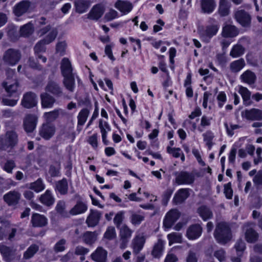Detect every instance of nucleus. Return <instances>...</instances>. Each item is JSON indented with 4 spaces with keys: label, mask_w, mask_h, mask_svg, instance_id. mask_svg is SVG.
I'll return each instance as SVG.
<instances>
[{
    "label": "nucleus",
    "mask_w": 262,
    "mask_h": 262,
    "mask_svg": "<svg viewBox=\"0 0 262 262\" xmlns=\"http://www.w3.org/2000/svg\"><path fill=\"white\" fill-rule=\"evenodd\" d=\"M238 92L243 98L245 105L249 106L252 104V102L250 100L251 92L247 88L241 86L239 89Z\"/></svg>",
    "instance_id": "obj_34"
},
{
    "label": "nucleus",
    "mask_w": 262,
    "mask_h": 262,
    "mask_svg": "<svg viewBox=\"0 0 262 262\" xmlns=\"http://www.w3.org/2000/svg\"><path fill=\"white\" fill-rule=\"evenodd\" d=\"M30 4L28 1H21L15 5L13 9L14 14L17 16H20L27 12Z\"/></svg>",
    "instance_id": "obj_22"
},
{
    "label": "nucleus",
    "mask_w": 262,
    "mask_h": 262,
    "mask_svg": "<svg viewBox=\"0 0 262 262\" xmlns=\"http://www.w3.org/2000/svg\"><path fill=\"white\" fill-rule=\"evenodd\" d=\"M21 194L17 191H10L3 196L4 201L9 206L16 205L20 199Z\"/></svg>",
    "instance_id": "obj_13"
},
{
    "label": "nucleus",
    "mask_w": 262,
    "mask_h": 262,
    "mask_svg": "<svg viewBox=\"0 0 262 262\" xmlns=\"http://www.w3.org/2000/svg\"><path fill=\"white\" fill-rule=\"evenodd\" d=\"M201 12L205 14H211L215 10L216 4L214 0H201Z\"/></svg>",
    "instance_id": "obj_18"
},
{
    "label": "nucleus",
    "mask_w": 262,
    "mask_h": 262,
    "mask_svg": "<svg viewBox=\"0 0 262 262\" xmlns=\"http://www.w3.org/2000/svg\"><path fill=\"white\" fill-rule=\"evenodd\" d=\"M107 252L101 247H98L91 254L92 259L96 262H106Z\"/></svg>",
    "instance_id": "obj_17"
},
{
    "label": "nucleus",
    "mask_w": 262,
    "mask_h": 262,
    "mask_svg": "<svg viewBox=\"0 0 262 262\" xmlns=\"http://www.w3.org/2000/svg\"><path fill=\"white\" fill-rule=\"evenodd\" d=\"M214 237L217 242L225 245L232 237L231 230L228 225L225 222L217 224L214 232Z\"/></svg>",
    "instance_id": "obj_1"
},
{
    "label": "nucleus",
    "mask_w": 262,
    "mask_h": 262,
    "mask_svg": "<svg viewBox=\"0 0 262 262\" xmlns=\"http://www.w3.org/2000/svg\"><path fill=\"white\" fill-rule=\"evenodd\" d=\"M0 252L5 258H8L13 254L12 249L4 245H0Z\"/></svg>",
    "instance_id": "obj_48"
},
{
    "label": "nucleus",
    "mask_w": 262,
    "mask_h": 262,
    "mask_svg": "<svg viewBox=\"0 0 262 262\" xmlns=\"http://www.w3.org/2000/svg\"><path fill=\"white\" fill-rule=\"evenodd\" d=\"M245 117L250 120H262V110L258 108H251L246 110L244 112Z\"/></svg>",
    "instance_id": "obj_21"
},
{
    "label": "nucleus",
    "mask_w": 262,
    "mask_h": 262,
    "mask_svg": "<svg viewBox=\"0 0 262 262\" xmlns=\"http://www.w3.org/2000/svg\"><path fill=\"white\" fill-rule=\"evenodd\" d=\"M115 7L123 14H127L132 11L133 6L129 2L118 0L115 4Z\"/></svg>",
    "instance_id": "obj_24"
},
{
    "label": "nucleus",
    "mask_w": 262,
    "mask_h": 262,
    "mask_svg": "<svg viewBox=\"0 0 262 262\" xmlns=\"http://www.w3.org/2000/svg\"><path fill=\"white\" fill-rule=\"evenodd\" d=\"M31 223L33 227H43L48 224V219L43 215L39 213H33Z\"/></svg>",
    "instance_id": "obj_15"
},
{
    "label": "nucleus",
    "mask_w": 262,
    "mask_h": 262,
    "mask_svg": "<svg viewBox=\"0 0 262 262\" xmlns=\"http://www.w3.org/2000/svg\"><path fill=\"white\" fill-rule=\"evenodd\" d=\"M116 235V233L115 228L114 227H109L105 232L104 236L107 239H112L115 238Z\"/></svg>",
    "instance_id": "obj_58"
},
{
    "label": "nucleus",
    "mask_w": 262,
    "mask_h": 262,
    "mask_svg": "<svg viewBox=\"0 0 262 262\" xmlns=\"http://www.w3.org/2000/svg\"><path fill=\"white\" fill-rule=\"evenodd\" d=\"M230 6L227 0H220L218 13L221 16H226L230 14Z\"/></svg>",
    "instance_id": "obj_33"
},
{
    "label": "nucleus",
    "mask_w": 262,
    "mask_h": 262,
    "mask_svg": "<svg viewBox=\"0 0 262 262\" xmlns=\"http://www.w3.org/2000/svg\"><path fill=\"white\" fill-rule=\"evenodd\" d=\"M55 126L49 123H43L39 130V135L43 138L48 140L54 136L55 133Z\"/></svg>",
    "instance_id": "obj_12"
},
{
    "label": "nucleus",
    "mask_w": 262,
    "mask_h": 262,
    "mask_svg": "<svg viewBox=\"0 0 262 262\" xmlns=\"http://www.w3.org/2000/svg\"><path fill=\"white\" fill-rule=\"evenodd\" d=\"M204 142H206L209 149H211L212 146V139L214 137L213 133L210 131H208L203 135Z\"/></svg>",
    "instance_id": "obj_49"
},
{
    "label": "nucleus",
    "mask_w": 262,
    "mask_h": 262,
    "mask_svg": "<svg viewBox=\"0 0 262 262\" xmlns=\"http://www.w3.org/2000/svg\"><path fill=\"white\" fill-rule=\"evenodd\" d=\"M211 119V118H208L205 115L203 116L201 120L200 126L198 128L199 130L202 132L204 128L209 126L210 125Z\"/></svg>",
    "instance_id": "obj_52"
},
{
    "label": "nucleus",
    "mask_w": 262,
    "mask_h": 262,
    "mask_svg": "<svg viewBox=\"0 0 262 262\" xmlns=\"http://www.w3.org/2000/svg\"><path fill=\"white\" fill-rule=\"evenodd\" d=\"M37 120L38 117L35 115H26L23 120L25 130L28 133H32L36 128Z\"/></svg>",
    "instance_id": "obj_6"
},
{
    "label": "nucleus",
    "mask_w": 262,
    "mask_h": 262,
    "mask_svg": "<svg viewBox=\"0 0 262 262\" xmlns=\"http://www.w3.org/2000/svg\"><path fill=\"white\" fill-rule=\"evenodd\" d=\"M238 34V30L234 26L226 25L223 28L222 35L224 37H233Z\"/></svg>",
    "instance_id": "obj_30"
},
{
    "label": "nucleus",
    "mask_w": 262,
    "mask_h": 262,
    "mask_svg": "<svg viewBox=\"0 0 262 262\" xmlns=\"http://www.w3.org/2000/svg\"><path fill=\"white\" fill-rule=\"evenodd\" d=\"M181 238V235L176 232H173L168 235V238L170 243H180Z\"/></svg>",
    "instance_id": "obj_55"
},
{
    "label": "nucleus",
    "mask_w": 262,
    "mask_h": 262,
    "mask_svg": "<svg viewBox=\"0 0 262 262\" xmlns=\"http://www.w3.org/2000/svg\"><path fill=\"white\" fill-rule=\"evenodd\" d=\"M34 31L33 26L31 23L27 24L20 28V34L22 36L27 37L31 35Z\"/></svg>",
    "instance_id": "obj_45"
},
{
    "label": "nucleus",
    "mask_w": 262,
    "mask_h": 262,
    "mask_svg": "<svg viewBox=\"0 0 262 262\" xmlns=\"http://www.w3.org/2000/svg\"><path fill=\"white\" fill-rule=\"evenodd\" d=\"M39 249V247L37 245L32 244L24 253L23 258L25 259H29L31 258L38 251Z\"/></svg>",
    "instance_id": "obj_37"
},
{
    "label": "nucleus",
    "mask_w": 262,
    "mask_h": 262,
    "mask_svg": "<svg viewBox=\"0 0 262 262\" xmlns=\"http://www.w3.org/2000/svg\"><path fill=\"white\" fill-rule=\"evenodd\" d=\"M246 228L245 230V238L248 243H254L256 242L258 238V234L251 226V225L245 226Z\"/></svg>",
    "instance_id": "obj_26"
},
{
    "label": "nucleus",
    "mask_w": 262,
    "mask_h": 262,
    "mask_svg": "<svg viewBox=\"0 0 262 262\" xmlns=\"http://www.w3.org/2000/svg\"><path fill=\"white\" fill-rule=\"evenodd\" d=\"M213 255L220 262H226V252L224 249H220L214 251Z\"/></svg>",
    "instance_id": "obj_51"
},
{
    "label": "nucleus",
    "mask_w": 262,
    "mask_h": 262,
    "mask_svg": "<svg viewBox=\"0 0 262 262\" xmlns=\"http://www.w3.org/2000/svg\"><path fill=\"white\" fill-rule=\"evenodd\" d=\"M118 16V12L114 10L111 9L105 15V18L107 21H111L114 19L117 18Z\"/></svg>",
    "instance_id": "obj_64"
},
{
    "label": "nucleus",
    "mask_w": 262,
    "mask_h": 262,
    "mask_svg": "<svg viewBox=\"0 0 262 262\" xmlns=\"http://www.w3.org/2000/svg\"><path fill=\"white\" fill-rule=\"evenodd\" d=\"M29 188L36 192H39L45 189V185L42 179L38 178L36 181L31 183Z\"/></svg>",
    "instance_id": "obj_40"
},
{
    "label": "nucleus",
    "mask_w": 262,
    "mask_h": 262,
    "mask_svg": "<svg viewBox=\"0 0 262 262\" xmlns=\"http://www.w3.org/2000/svg\"><path fill=\"white\" fill-rule=\"evenodd\" d=\"M66 241L64 239H61L57 242L54 247V250L56 253L63 251L66 249L65 245Z\"/></svg>",
    "instance_id": "obj_53"
},
{
    "label": "nucleus",
    "mask_w": 262,
    "mask_h": 262,
    "mask_svg": "<svg viewBox=\"0 0 262 262\" xmlns=\"http://www.w3.org/2000/svg\"><path fill=\"white\" fill-rule=\"evenodd\" d=\"M114 46V44L113 43H111V44L106 45L104 49V52L105 55L112 61H114L115 60V58L112 52V49Z\"/></svg>",
    "instance_id": "obj_54"
},
{
    "label": "nucleus",
    "mask_w": 262,
    "mask_h": 262,
    "mask_svg": "<svg viewBox=\"0 0 262 262\" xmlns=\"http://www.w3.org/2000/svg\"><path fill=\"white\" fill-rule=\"evenodd\" d=\"M2 86L8 94V96L12 97L17 93L19 83L16 79L14 81H5L3 82Z\"/></svg>",
    "instance_id": "obj_14"
},
{
    "label": "nucleus",
    "mask_w": 262,
    "mask_h": 262,
    "mask_svg": "<svg viewBox=\"0 0 262 262\" xmlns=\"http://www.w3.org/2000/svg\"><path fill=\"white\" fill-rule=\"evenodd\" d=\"M47 44L45 43L44 41L42 39L39 41L34 47V51L36 53L45 52V46Z\"/></svg>",
    "instance_id": "obj_63"
},
{
    "label": "nucleus",
    "mask_w": 262,
    "mask_h": 262,
    "mask_svg": "<svg viewBox=\"0 0 262 262\" xmlns=\"http://www.w3.org/2000/svg\"><path fill=\"white\" fill-rule=\"evenodd\" d=\"M87 209V206L85 204L81 202H78L70 210V214L72 215H76L79 214H81L85 212Z\"/></svg>",
    "instance_id": "obj_35"
},
{
    "label": "nucleus",
    "mask_w": 262,
    "mask_h": 262,
    "mask_svg": "<svg viewBox=\"0 0 262 262\" xmlns=\"http://www.w3.org/2000/svg\"><path fill=\"white\" fill-rule=\"evenodd\" d=\"M90 5L88 1L84 0H77L75 2V7L77 12L80 13H84Z\"/></svg>",
    "instance_id": "obj_41"
},
{
    "label": "nucleus",
    "mask_w": 262,
    "mask_h": 262,
    "mask_svg": "<svg viewBox=\"0 0 262 262\" xmlns=\"http://www.w3.org/2000/svg\"><path fill=\"white\" fill-rule=\"evenodd\" d=\"M56 190L60 194L64 195L67 193L68 190V184L67 180L65 178L57 181L56 183Z\"/></svg>",
    "instance_id": "obj_38"
},
{
    "label": "nucleus",
    "mask_w": 262,
    "mask_h": 262,
    "mask_svg": "<svg viewBox=\"0 0 262 262\" xmlns=\"http://www.w3.org/2000/svg\"><path fill=\"white\" fill-rule=\"evenodd\" d=\"M167 151L176 158L180 157L181 155L182 151L180 148H171L168 146L167 148Z\"/></svg>",
    "instance_id": "obj_62"
},
{
    "label": "nucleus",
    "mask_w": 262,
    "mask_h": 262,
    "mask_svg": "<svg viewBox=\"0 0 262 262\" xmlns=\"http://www.w3.org/2000/svg\"><path fill=\"white\" fill-rule=\"evenodd\" d=\"M180 213L177 209H171L167 213L163 222L164 226L170 228L180 217Z\"/></svg>",
    "instance_id": "obj_11"
},
{
    "label": "nucleus",
    "mask_w": 262,
    "mask_h": 262,
    "mask_svg": "<svg viewBox=\"0 0 262 262\" xmlns=\"http://www.w3.org/2000/svg\"><path fill=\"white\" fill-rule=\"evenodd\" d=\"M234 248H235L237 253H242L246 248L245 243L242 239H238L236 242Z\"/></svg>",
    "instance_id": "obj_61"
},
{
    "label": "nucleus",
    "mask_w": 262,
    "mask_h": 262,
    "mask_svg": "<svg viewBox=\"0 0 262 262\" xmlns=\"http://www.w3.org/2000/svg\"><path fill=\"white\" fill-rule=\"evenodd\" d=\"M203 229L200 225L194 224L187 229L186 235L189 239H195L202 234Z\"/></svg>",
    "instance_id": "obj_16"
},
{
    "label": "nucleus",
    "mask_w": 262,
    "mask_h": 262,
    "mask_svg": "<svg viewBox=\"0 0 262 262\" xmlns=\"http://www.w3.org/2000/svg\"><path fill=\"white\" fill-rule=\"evenodd\" d=\"M39 200L42 204L47 206H51L55 202V198L49 190H47L43 194L40 195Z\"/></svg>",
    "instance_id": "obj_29"
},
{
    "label": "nucleus",
    "mask_w": 262,
    "mask_h": 262,
    "mask_svg": "<svg viewBox=\"0 0 262 262\" xmlns=\"http://www.w3.org/2000/svg\"><path fill=\"white\" fill-rule=\"evenodd\" d=\"M20 58V53L15 50L10 49L6 51L3 59L6 63L15 65Z\"/></svg>",
    "instance_id": "obj_9"
},
{
    "label": "nucleus",
    "mask_w": 262,
    "mask_h": 262,
    "mask_svg": "<svg viewBox=\"0 0 262 262\" xmlns=\"http://www.w3.org/2000/svg\"><path fill=\"white\" fill-rule=\"evenodd\" d=\"M210 24L201 33V37L203 41L208 42L210 39L216 34L219 29V25L214 19H210Z\"/></svg>",
    "instance_id": "obj_3"
},
{
    "label": "nucleus",
    "mask_w": 262,
    "mask_h": 262,
    "mask_svg": "<svg viewBox=\"0 0 262 262\" xmlns=\"http://www.w3.org/2000/svg\"><path fill=\"white\" fill-rule=\"evenodd\" d=\"M63 84L66 88L70 92H73L74 90L75 83L74 76L69 78H64Z\"/></svg>",
    "instance_id": "obj_47"
},
{
    "label": "nucleus",
    "mask_w": 262,
    "mask_h": 262,
    "mask_svg": "<svg viewBox=\"0 0 262 262\" xmlns=\"http://www.w3.org/2000/svg\"><path fill=\"white\" fill-rule=\"evenodd\" d=\"M198 213L204 221L211 219L213 215L210 209L205 206L200 207L198 209Z\"/></svg>",
    "instance_id": "obj_39"
},
{
    "label": "nucleus",
    "mask_w": 262,
    "mask_h": 262,
    "mask_svg": "<svg viewBox=\"0 0 262 262\" xmlns=\"http://www.w3.org/2000/svg\"><path fill=\"white\" fill-rule=\"evenodd\" d=\"M245 49L241 45L237 44L232 47L230 55L233 58H236L243 55Z\"/></svg>",
    "instance_id": "obj_44"
},
{
    "label": "nucleus",
    "mask_w": 262,
    "mask_h": 262,
    "mask_svg": "<svg viewBox=\"0 0 262 262\" xmlns=\"http://www.w3.org/2000/svg\"><path fill=\"white\" fill-rule=\"evenodd\" d=\"M18 142V136L14 130L7 131L4 137H0V150H6L14 147Z\"/></svg>",
    "instance_id": "obj_2"
},
{
    "label": "nucleus",
    "mask_w": 262,
    "mask_h": 262,
    "mask_svg": "<svg viewBox=\"0 0 262 262\" xmlns=\"http://www.w3.org/2000/svg\"><path fill=\"white\" fill-rule=\"evenodd\" d=\"M40 99L43 108H51L55 102V99L47 92L41 94Z\"/></svg>",
    "instance_id": "obj_27"
},
{
    "label": "nucleus",
    "mask_w": 262,
    "mask_h": 262,
    "mask_svg": "<svg viewBox=\"0 0 262 262\" xmlns=\"http://www.w3.org/2000/svg\"><path fill=\"white\" fill-rule=\"evenodd\" d=\"M241 78L244 81L249 84H253L256 79L255 74L250 71H246L244 73L241 75Z\"/></svg>",
    "instance_id": "obj_43"
},
{
    "label": "nucleus",
    "mask_w": 262,
    "mask_h": 262,
    "mask_svg": "<svg viewBox=\"0 0 262 262\" xmlns=\"http://www.w3.org/2000/svg\"><path fill=\"white\" fill-rule=\"evenodd\" d=\"M189 189L181 188L174 194L173 201L176 204H181L189 196Z\"/></svg>",
    "instance_id": "obj_25"
},
{
    "label": "nucleus",
    "mask_w": 262,
    "mask_h": 262,
    "mask_svg": "<svg viewBox=\"0 0 262 262\" xmlns=\"http://www.w3.org/2000/svg\"><path fill=\"white\" fill-rule=\"evenodd\" d=\"M84 243L91 245L93 244L96 240V235L95 232L87 231L83 236Z\"/></svg>",
    "instance_id": "obj_46"
},
{
    "label": "nucleus",
    "mask_w": 262,
    "mask_h": 262,
    "mask_svg": "<svg viewBox=\"0 0 262 262\" xmlns=\"http://www.w3.org/2000/svg\"><path fill=\"white\" fill-rule=\"evenodd\" d=\"M37 96L31 92L25 93L21 101V105L25 108H31L37 105Z\"/></svg>",
    "instance_id": "obj_7"
},
{
    "label": "nucleus",
    "mask_w": 262,
    "mask_h": 262,
    "mask_svg": "<svg viewBox=\"0 0 262 262\" xmlns=\"http://www.w3.org/2000/svg\"><path fill=\"white\" fill-rule=\"evenodd\" d=\"M18 101V98L17 99H9L4 98L2 99V103L3 105L9 106H14Z\"/></svg>",
    "instance_id": "obj_60"
},
{
    "label": "nucleus",
    "mask_w": 262,
    "mask_h": 262,
    "mask_svg": "<svg viewBox=\"0 0 262 262\" xmlns=\"http://www.w3.org/2000/svg\"><path fill=\"white\" fill-rule=\"evenodd\" d=\"M104 12V7L100 5L94 6L88 14V17L92 20H97L103 15Z\"/></svg>",
    "instance_id": "obj_23"
},
{
    "label": "nucleus",
    "mask_w": 262,
    "mask_h": 262,
    "mask_svg": "<svg viewBox=\"0 0 262 262\" xmlns=\"http://www.w3.org/2000/svg\"><path fill=\"white\" fill-rule=\"evenodd\" d=\"M47 33V35L42 40L45 43L48 45L55 39L58 32L56 29L51 28V26L49 25L41 29L38 31V34H40V36L43 35Z\"/></svg>",
    "instance_id": "obj_5"
},
{
    "label": "nucleus",
    "mask_w": 262,
    "mask_h": 262,
    "mask_svg": "<svg viewBox=\"0 0 262 262\" xmlns=\"http://www.w3.org/2000/svg\"><path fill=\"white\" fill-rule=\"evenodd\" d=\"M67 204L63 200L59 201L55 207V210L57 213L63 217H70V211L68 212L67 209Z\"/></svg>",
    "instance_id": "obj_31"
},
{
    "label": "nucleus",
    "mask_w": 262,
    "mask_h": 262,
    "mask_svg": "<svg viewBox=\"0 0 262 262\" xmlns=\"http://www.w3.org/2000/svg\"><path fill=\"white\" fill-rule=\"evenodd\" d=\"M90 111L87 108H83L80 111L77 116L78 118V127L82 126L86 122L87 118L89 115Z\"/></svg>",
    "instance_id": "obj_42"
},
{
    "label": "nucleus",
    "mask_w": 262,
    "mask_h": 262,
    "mask_svg": "<svg viewBox=\"0 0 262 262\" xmlns=\"http://www.w3.org/2000/svg\"><path fill=\"white\" fill-rule=\"evenodd\" d=\"M144 219V217L140 214L133 213L130 216L131 223L134 225H139Z\"/></svg>",
    "instance_id": "obj_56"
},
{
    "label": "nucleus",
    "mask_w": 262,
    "mask_h": 262,
    "mask_svg": "<svg viewBox=\"0 0 262 262\" xmlns=\"http://www.w3.org/2000/svg\"><path fill=\"white\" fill-rule=\"evenodd\" d=\"M45 90L47 92L52 94L57 97H61L63 95L62 89L57 82L52 80L48 82Z\"/></svg>",
    "instance_id": "obj_19"
},
{
    "label": "nucleus",
    "mask_w": 262,
    "mask_h": 262,
    "mask_svg": "<svg viewBox=\"0 0 262 262\" xmlns=\"http://www.w3.org/2000/svg\"><path fill=\"white\" fill-rule=\"evenodd\" d=\"M176 183L178 185H190L193 183L194 176L187 171H181L176 173Z\"/></svg>",
    "instance_id": "obj_4"
},
{
    "label": "nucleus",
    "mask_w": 262,
    "mask_h": 262,
    "mask_svg": "<svg viewBox=\"0 0 262 262\" xmlns=\"http://www.w3.org/2000/svg\"><path fill=\"white\" fill-rule=\"evenodd\" d=\"M101 215L100 211L91 210L86 220L88 226L92 227L96 226L99 223Z\"/></svg>",
    "instance_id": "obj_20"
},
{
    "label": "nucleus",
    "mask_w": 262,
    "mask_h": 262,
    "mask_svg": "<svg viewBox=\"0 0 262 262\" xmlns=\"http://www.w3.org/2000/svg\"><path fill=\"white\" fill-rule=\"evenodd\" d=\"M15 167V164L13 160H7L3 166L4 170L8 173H12L13 169Z\"/></svg>",
    "instance_id": "obj_57"
},
{
    "label": "nucleus",
    "mask_w": 262,
    "mask_h": 262,
    "mask_svg": "<svg viewBox=\"0 0 262 262\" xmlns=\"http://www.w3.org/2000/svg\"><path fill=\"white\" fill-rule=\"evenodd\" d=\"M234 17L243 27H248L251 24V16L244 10L236 11L234 14Z\"/></svg>",
    "instance_id": "obj_8"
},
{
    "label": "nucleus",
    "mask_w": 262,
    "mask_h": 262,
    "mask_svg": "<svg viewBox=\"0 0 262 262\" xmlns=\"http://www.w3.org/2000/svg\"><path fill=\"white\" fill-rule=\"evenodd\" d=\"M2 113V116L5 118H14L17 116L16 112L12 109L4 110Z\"/></svg>",
    "instance_id": "obj_59"
},
{
    "label": "nucleus",
    "mask_w": 262,
    "mask_h": 262,
    "mask_svg": "<svg viewBox=\"0 0 262 262\" xmlns=\"http://www.w3.org/2000/svg\"><path fill=\"white\" fill-rule=\"evenodd\" d=\"M124 218V212L121 211L118 212L114 218V223L117 228H120V225L122 224Z\"/></svg>",
    "instance_id": "obj_50"
},
{
    "label": "nucleus",
    "mask_w": 262,
    "mask_h": 262,
    "mask_svg": "<svg viewBox=\"0 0 262 262\" xmlns=\"http://www.w3.org/2000/svg\"><path fill=\"white\" fill-rule=\"evenodd\" d=\"M163 248V242L161 239H159L154 246L151 252L152 255L155 258H160L162 254Z\"/></svg>",
    "instance_id": "obj_36"
},
{
    "label": "nucleus",
    "mask_w": 262,
    "mask_h": 262,
    "mask_svg": "<svg viewBox=\"0 0 262 262\" xmlns=\"http://www.w3.org/2000/svg\"><path fill=\"white\" fill-rule=\"evenodd\" d=\"M61 112V109H55L52 111L45 113L43 117L46 121V123H51L58 118L60 113Z\"/></svg>",
    "instance_id": "obj_32"
},
{
    "label": "nucleus",
    "mask_w": 262,
    "mask_h": 262,
    "mask_svg": "<svg viewBox=\"0 0 262 262\" xmlns=\"http://www.w3.org/2000/svg\"><path fill=\"white\" fill-rule=\"evenodd\" d=\"M120 248L124 249L126 247V245L131 238L133 230H131L126 225H123L120 228Z\"/></svg>",
    "instance_id": "obj_10"
},
{
    "label": "nucleus",
    "mask_w": 262,
    "mask_h": 262,
    "mask_svg": "<svg viewBox=\"0 0 262 262\" xmlns=\"http://www.w3.org/2000/svg\"><path fill=\"white\" fill-rule=\"evenodd\" d=\"M145 242L143 236H136L133 241V253L138 254L142 249Z\"/></svg>",
    "instance_id": "obj_28"
}]
</instances>
